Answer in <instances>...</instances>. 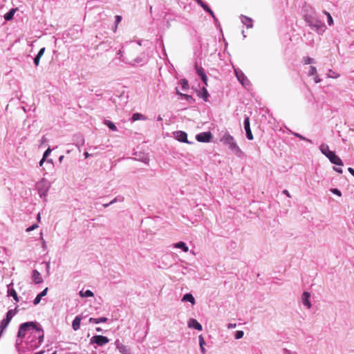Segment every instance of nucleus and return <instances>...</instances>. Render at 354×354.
I'll list each match as a JSON object with an SVG mask.
<instances>
[{
	"mask_svg": "<svg viewBox=\"0 0 354 354\" xmlns=\"http://www.w3.org/2000/svg\"><path fill=\"white\" fill-rule=\"evenodd\" d=\"M109 339L103 335H95L91 337V343L96 344L97 346H102L109 343Z\"/></svg>",
	"mask_w": 354,
	"mask_h": 354,
	"instance_id": "obj_3",
	"label": "nucleus"
},
{
	"mask_svg": "<svg viewBox=\"0 0 354 354\" xmlns=\"http://www.w3.org/2000/svg\"><path fill=\"white\" fill-rule=\"evenodd\" d=\"M203 91H204V97H207V96L208 95L207 91L205 88H204Z\"/></svg>",
	"mask_w": 354,
	"mask_h": 354,
	"instance_id": "obj_47",
	"label": "nucleus"
},
{
	"mask_svg": "<svg viewBox=\"0 0 354 354\" xmlns=\"http://www.w3.org/2000/svg\"><path fill=\"white\" fill-rule=\"evenodd\" d=\"M37 324L35 322H26L20 325L17 336L19 337L23 338L26 336L28 333H32L33 330H35Z\"/></svg>",
	"mask_w": 354,
	"mask_h": 354,
	"instance_id": "obj_1",
	"label": "nucleus"
},
{
	"mask_svg": "<svg viewBox=\"0 0 354 354\" xmlns=\"http://www.w3.org/2000/svg\"><path fill=\"white\" fill-rule=\"evenodd\" d=\"M16 310H17V309L8 310L6 314V317L5 319H6L10 322L11 319H12V317L15 316V315L16 313Z\"/></svg>",
	"mask_w": 354,
	"mask_h": 354,
	"instance_id": "obj_23",
	"label": "nucleus"
},
{
	"mask_svg": "<svg viewBox=\"0 0 354 354\" xmlns=\"http://www.w3.org/2000/svg\"><path fill=\"white\" fill-rule=\"evenodd\" d=\"M80 295L82 297H93V293L92 291H91L90 290H86L84 292H82V291H80Z\"/></svg>",
	"mask_w": 354,
	"mask_h": 354,
	"instance_id": "obj_24",
	"label": "nucleus"
},
{
	"mask_svg": "<svg viewBox=\"0 0 354 354\" xmlns=\"http://www.w3.org/2000/svg\"><path fill=\"white\" fill-rule=\"evenodd\" d=\"M174 247L176 248H180L182 249L185 252H188L189 250V248L188 247L185 245V243L183 241H180V242H178L176 243L175 245H174Z\"/></svg>",
	"mask_w": 354,
	"mask_h": 354,
	"instance_id": "obj_20",
	"label": "nucleus"
},
{
	"mask_svg": "<svg viewBox=\"0 0 354 354\" xmlns=\"http://www.w3.org/2000/svg\"><path fill=\"white\" fill-rule=\"evenodd\" d=\"M320 150L322 152V153L324 154L326 157H328V156H329V153L333 152L329 149V147L328 145H324V144L320 146Z\"/></svg>",
	"mask_w": 354,
	"mask_h": 354,
	"instance_id": "obj_18",
	"label": "nucleus"
},
{
	"mask_svg": "<svg viewBox=\"0 0 354 354\" xmlns=\"http://www.w3.org/2000/svg\"><path fill=\"white\" fill-rule=\"evenodd\" d=\"M37 227H38V225H37V224H34V225H32V226H30V227H28V228L26 229V232H30V231H32V230H34L37 229Z\"/></svg>",
	"mask_w": 354,
	"mask_h": 354,
	"instance_id": "obj_34",
	"label": "nucleus"
},
{
	"mask_svg": "<svg viewBox=\"0 0 354 354\" xmlns=\"http://www.w3.org/2000/svg\"><path fill=\"white\" fill-rule=\"evenodd\" d=\"M82 319V316L78 315L73 321L72 327L74 330H77L80 329Z\"/></svg>",
	"mask_w": 354,
	"mask_h": 354,
	"instance_id": "obj_10",
	"label": "nucleus"
},
{
	"mask_svg": "<svg viewBox=\"0 0 354 354\" xmlns=\"http://www.w3.org/2000/svg\"><path fill=\"white\" fill-rule=\"evenodd\" d=\"M47 292H48V288H46L41 292H40L39 295H37L33 301L34 305L38 304L40 302L41 299L43 297H44L45 295H46Z\"/></svg>",
	"mask_w": 354,
	"mask_h": 354,
	"instance_id": "obj_12",
	"label": "nucleus"
},
{
	"mask_svg": "<svg viewBox=\"0 0 354 354\" xmlns=\"http://www.w3.org/2000/svg\"><path fill=\"white\" fill-rule=\"evenodd\" d=\"M310 293L308 292H304L302 295V301L304 306H306L308 308L311 307L310 302L309 301Z\"/></svg>",
	"mask_w": 354,
	"mask_h": 354,
	"instance_id": "obj_9",
	"label": "nucleus"
},
{
	"mask_svg": "<svg viewBox=\"0 0 354 354\" xmlns=\"http://www.w3.org/2000/svg\"><path fill=\"white\" fill-rule=\"evenodd\" d=\"M11 285H12V283L8 286V295L12 297L15 301L18 302L19 301V299L17 296V292L15 291V289L10 288V286Z\"/></svg>",
	"mask_w": 354,
	"mask_h": 354,
	"instance_id": "obj_15",
	"label": "nucleus"
},
{
	"mask_svg": "<svg viewBox=\"0 0 354 354\" xmlns=\"http://www.w3.org/2000/svg\"><path fill=\"white\" fill-rule=\"evenodd\" d=\"M312 62H313V59H312V58H310V57H305V58H304V64H310Z\"/></svg>",
	"mask_w": 354,
	"mask_h": 354,
	"instance_id": "obj_36",
	"label": "nucleus"
},
{
	"mask_svg": "<svg viewBox=\"0 0 354 354\" xmlns=\"http://www.w3.org/2000/svg\"><path fill=\"white\" fill-rule=\"evenodd\" d=\"M317 73V69L315 66H310V71H309V75H314Z\"/></svg>",
	"mask_w": 354,
	"mask_h": 354,
	"instance_id": "obj_31",
	"label": "nucleus"
},
{
	"mask_svg": "<svg viewBox=\"0 0 354 354\" xmlns=\"http://www.w3.org/2000/svg\"><path fill=\"white\" fill-rule=\"evenodd\" d=\"M10 322L6 319H3L0 323V337L2 336L4 330L7 328Z\"/></svg>",
	"mask_w": 354,
	"mask_h": 354,
	"instance_id": "obj_14",
	"label": "nucleus"
},
{
	"mask_svg": "<svg viewBox=\"0 0 354 354\" xmlns=\"http://www.w3.org/2000/svg\"><path fill=\"white\" fill-rule=\"evenodd\" d=\"M63 158H64V156H61V157L59 158V161H61L62 160H63Z\"/></svg>",
	"mask_w": 354,
	"mask_h": 354,
	"instance_id": "obj_52",
	"label": "nucleus"
},
{
	"mask_svg": "<svg viewBox=\"0 0 354 354\" xmlns=\"http://www.w3.org/2000/svg\"><path fill=\"white\" fill-rule=\"evenodd\" d=\"M348 171H349L350 174H351L354 176V169L353 168L348 167Z\"/></svg>",
	"mask_w": 354,
	"mask_h": 354,
	"instance_id": "obj_41",
	"label": "nucleus"
},
{
	"mask_svg": "<svg viewBox=\"0 0 354 354\" xmlns=\"http://www.w3.org/2000/svg\"><path fill=\"white\" fill-rule=\"evenodd\" d=\"M315 83H319L320 82V79L318 77H315Z\"/></svg>",
	"mask_w": 354,
	"mask_h": 354,
	"instance_id": "obj_46",
	"label": "nucleus"
},
{
	"mask_svg": "<svg viewBox=\"0 0 354 354\" xmlns=\"http://www.w3.org/2000/svg\"><path fill=\"white\" fill-rule=\"evenodd\" d=\"M324 14L326 15L327 17L328 25L332 26L333 24V20L330 14L327 11H324Z\"/></svg>",
	"mask_w": 354,
	"mask_h": 354,
	"instance_id": "obj_29",
	"label": "nucleus"
},
{
	"mask_svg": "<svg viewBox=\"0 0 354 354\" xmlns=\"http://www.w3.org/2000/svg\"><path fill=\"white\" fill-rule=\"evenodd\" d=\"M96 330L98 332H100L102 330V329L100 327H98L96 328Z\"/></svg>",
	"mask_w": 354,
	"mask_h": 354,
	"instance_id": "obj_50",
	"label": "nucleus"
},
{
	"mask_svg": "<svg viewBox=\"0 0 354 354\" xmlns=\"http://www.w3.org/2000/svg\"><path fill=\"white\" fill-rule=\"evenodd\" d=\"M199 344L201 349V352L203 354L205 353V349L203 347V345L205 344V341L202 335L199 336Z\"/></svg>",
	"mask_w": 354,
	"mask_h": 354,
	"instance_id": "obj_26",
	"label": "nucleus"
},
{
	"mask_svg": "<svg viewBox=\"0 0 354 354\" xmlns=\"http://www.w3.org/2000/svg\"><path fill=\"white\" fill-rule=\"evenodd\" d=\"M244 128L246 132V136L248 140H253V135L250 129V123L249 117H246L244 121Z\"/></svg>",
	"mask_w": 354,
	"mask_h": 354,
	"instance_id": "obj_5",
	"label": "nucleus"
},
{
	"mask_svg": "<svg viewBox=\"0 0 354 354\" xmlns=\"http://www.w3.org/2000/svg\"><path fill=\"white\" fill-rule=\"evenodd\" d=\"M40 57L36 56L34 59V63L36 66H38L39 64Z\"/></svg>",
	"mask_w": 354,
	"mask_h": 354,
	"instance_id": "obj_39",
	"label": "nucleus"
},
{
	"mask_svg": "<svg viewBox=\"0 0 354 354\" xmlns=\"http://www.w3.org/2000/svg\"><path fill=\"white\" fill-rule=\"evenodd\" d=\"M196 138L198 142H208L212 138V133L209 131L201 133L198 134Z\"/></svg>",
	"mask_w": 354,
	"mask_h": 354,
	"instance_id": "obj_4",
	"label": "nucleus"
},
{
	"mask_svg": "<svg viewBox=\"0 0 354 354\" xmlns=\"http://www.w3.org/2000/svg\"><path fill=\"white\" fill-rule=\"evenodd\" d=\"M331 192H332L333 194H336V195H337V196H342L341 192H340L339 189H336V188H335V189H331Z\"/></svg>",
	"mask_w": 354,
	"mask_h": 354,
	"instance_id": "obj_35",
	"label": "nucleus"
},
{
	"mask_svg": "<svg viewBox=\"0 0 354 354\" xmlns=\"http://www.w3.org/2000/svg\"><path fill=\"white\" fill-rule=\"evenodd\" d=\"M182 301H189L192 304H195V299H194V297H193V295L192 294H189V293L183 296V299H182Z\"/></svg>",
	"mask_w": 354,
	"mask_h": 354,
	"instance_id": "obj_19",
	"label": "nucleus"
},
{
	"mask_svg": "<svg viewBox=\"0 0 354 354\" xmlns=\"http://www.w3.org/2000/svg\"><path fill=\"white\" fill-rule=\"evenodd\" d=\"M188 326L190 328H194L198 330H202V326L194 319H190L188 322Z\"/></svg>",
	"mask_w": 354,
	"mask_h": 354,
	"instance_id": "obj_8",
	"label": "nucleus"
},
{
	"mask_svg": "<svg viewBox=\"0 0 354 354\" xmlns=\"http://www.w3.org/2000/svg\"><path fill=\"white\" fill-rule=\"evenodd\" d=\"M17 10V8H12L8 12L5 14L4 19L6 21H10L13 18V16L16 11Z\"/></svg>",
	"mask_w": 354,
	"mask_h": 354,
	"instance_id": "obj_17",
	"label": "nucleus"
},
{
	"mask_svg": "<svg viewBox=\"0 0 354 354\" xmlns=\"http://www.w3.org/2000/svg\"><path fill=\"white\" fill-rule=\"evenodd\" d=\"M45 159H46V158H44L43 157V158H42V159L40 160V162H39V165H40V166H42L43 163H44V161H45Z\"/></svg>",
	"mask_w": 354,
	"mask_h": 354,
	"instance_id": "obj_43",
	"label": "nucleus"
},
{
	"mask_svg": "<svg viewBox=\"0 0 354 354\" xmlns=\"http://www.w3.org/2000/svg\"><path fill=\"white\" fill-rule=\"evenodd\" d=\"M53 354H57V352H56V351H55Z\"/></svg>",
	"mask_w": 354,
	"mask_h": 354,
	"instance_id": "obj_53",
	"label": "nucleus"
},
{
	"mask_svg": "<svg viewBox=\"0 0 354 354\" xmlns=\"http://www.w3.org/2000/svg\"><path fill=\"white\" fill-rule=\"evenodd\" d=\"M84 156H85L86 158H88L90 155L88 154V152H85L84 153Z\"/></svg>",
	"mask_w": 354,
	"mask_h": 354,
	"instance_id": "obj_49",
	"label": "nucleus"
},
{
	"mask_svg": "<svg viewBox=\"0 0 354 354\" xmlns=\"http://www.w3.org/2000/svg\"><path fill=\"white\" fill-rule=\"evenodd\" d=\"M243 336V332L242 330H238L236 332L235 338L239 339L242 338Z\"/></svg>",
	"mask_w": 354,
	"mask_h": 354,
	"instance_id": "obj_30",
	"label": "nucleus"
},
{
	"mask_svg": "<svg viewBox=\"0 0 354 354\" xmlns=\"http://www.w3.org/2000/svg\"><path fill=\"white\" fill-rule=\"evenodd\" d=\"M106 322H107V318L106 317H100V318H93V317H91L89 319V322L95 323V324H99L100 322L105 323Z\"/></svg>",
	"mask_w": 354,
	"mask_h": 354,
	"instance_id": "obj_21",
	"label": "nucleus"
},
{
	"mask_svg": "<svg viewBox=\"0 0 354 354\" xmlns=\"http://www.w3.org/2000/svg\"><path fill=\"white\" fill-rule=\"evenodd\" d=\"M174 136L176 140L182 142L189 143L187 140V134L182 131H178L174 133Z\"/></svg>",
	"mask_w": 354,
	"mask_h": 354,
	"instance_id": "obj_6",
	"label": "nucleus"
},
{
	"mask_svg": "<svg viewBox=\"0 0 354 354\" xmlns=\"http://www.w3.org/2000/svg\"><path fill=\"white\" fill-rule=\"evenodd\" d=\"M195 68L196 70L197 74L200 77L203 76V75H205L204 69L202 67H200V66H198V65L196 64L195 65Z\"/></svg>",
	"mask_w": 354,
	"mask_h": 354,
	"instance_id": "obj_28",
	"label": "nucleus"
},
{
	"mask_svg": "<svg viewBox=\"0 0 354 354\" xmlns=\"http://www.w3.org/2000/svg\"><path fill=\"white\" fill-rule=\"evenodd\" d=\"M104 124L112 131H117V127L116 126L111 122V121H109V120H106L104 122Z\"/></svg>",
	"mask_w": 354,
	"mask_h": 354,
	"instance_id": "obj_25",
	"label": "nucleus"
},
{
	"mask_svg": "<svg viewBox=\"0 0 354 354\" xmlns=\"http://www.w3.org/2000/svg\"><path fill=\"white\" fill-rule=\"evenodd\" d=\"M32 277L33 281L37 284L41 283L43 281L41 274L36 270L33 271Z\"/></svg>",
	"mask_w": 354,
	"mask_h": 354,
	"instance_id": "obj_11",
	"label": "nucleus"
},
{
	"mask_svg": "<svg viewBox=\"0 0 354 354\" xmlns=\"http://www.w3.org/2000/svg\"><path fill=\"white\" fill-rule=\"evenodd\" d=\"M196 2L207 12H209L213 17H214V15L213 11L210 9V8L205 4L202 0H196Z\"/></svg>",
	"mask_w": 354,
	"mask_h": 354,
	"instance_id": "obj_13",
	"label": "nucleus"
},
{
	"mask_svg": "<svg viewBox=\"0 0 354 354\" xmlns=\"http://www.w3.org/2000/svg\"><path fill=\"white\" fill-rule=\"evenodd\" d=\"M37 221H40V218H41L40 213H39V214H37Z\"/></svg>",
	"mask_w": 354,
	"mask_h": 354,
	"instance_id": "obj_48",
	"label": "nucleus"
},
{
	"mask_svg": "<svg viewBox=\"0 0 354 354\" xmlns=\"http://www.w3.org/2000/svg\"><path fill=\"white\" fill-rule=\"evenodd\" d=\"M44 351H39L38 353H36L35 354H43Z\"/></svg>",
	"mask_w": 354,
	"mask_h": 354,
	"instance_id": "obj_51",
	"label": "nucleus"
},
{
	"mask_svg": "<svg viewBox=\"0 0 354 354\" xmlns=\"http://www.w3.org/2000/svg\"><path fill=\"white\" fill-rule=\"evenodd\" d=\"M177 93L180 95L181 96H183L184 98H185L187 100H193V98L191 95H189L187 94H182V93H179L178 90H177Z\"/></svg>",
	"mask_w": 354,
	"mask_h": 354,
	"instance_id": "obj_32",
	"label": "nucleus"
},
{
	"mask_svg": "<svg viewBox=\"0 0 354 354\" xmlns=\"http://www.w3.org/2000/svg\"><path fill=\"white\" fill-rule=\"evenodd\" d=\"M283 193L285 194L287 196L290 197V194L287 190H284Z\"/></svg>",
	"mask_w": 354,
	"mask_h": 354,
	"instance_id": "obj_45",
	"label": "nucleus"
},
{
	"mask_svg": "<svg viewBox=\"0 0 354 354\" xmlns=\"http://www.w3.org/2000/svg\"><path fill=\"white\" fill-rule=\"evenodd\" d=\"M236 327V324H230L229 326H228V328H235Z\"/></svg>",
	"mask_w": 354,
	"mask_h": 354,
	"instance_id": "obj_44",
	"label": "nucleus"
},
{
	"mask_svg": "<svg viewBox=\"0 0 354 354\" xmlns=\"http://www.w3.org/2000/svg\"><path fill=\"white\" fill-rule=\"evenodd\" d=\"M51 152L50 148H48L47 150L44 152L43 157L46 158Z\"/></svg>",
	"mask_w": 354,
	"mask_h": 354,
	"instance_id": "obj_38",
	"label": "nucleus"
},
{
	"mask_svg": "<svg viewBox=\"0 0 354 354\" xmlns=\"http://www.w3.org/2000/svg\"><path fill=\"white\" fill-rule=\"evenodd\" d=\"M221 141L225 145H227L228 147L232 150V151H239V148L237 146L236 143L234 141V138L230 136V134H225L224 135L222 138L221 139Z\"/></svg>",
	"mask_w": 354,
	"mask_h": 354,
	"instance_id": "obj_2",
	"label": "nucleus"
},
{
	"mask_svg": "<svg viewBox=\"0 0 354 354\" xmlns=\"http://www.w3.org/2000/svg\"><path fill=\"white\" fill-rule=\"evenodd\" d=\"M334 169H335L337 172H338V173H339V174H342V173L343 172V171H342V169L341 168H336V167H335V168H334Z\"/></svg>",
	"mask_w": 354,
	"mask_h": 354,
	"instance_id": "obj_42",
	"label": "nucleus"
},
{
	"mask_svg": "<svg viewBox=\"0 0 354 354\" xmlns=\"http://www.w3.org/2000/svg\"><path fill=\"white\" fill-rule=\"evenodd\" d=\"M327 158L332 163L339 166H343L342 160L335 153V152L329 153V156H328Z\"/></svg>",
	"mask_w": 354,
	"mask_h": 354,
	"instance_id": "obj_7",
	"label": "nucleus"
},
{
	"mask_svg": "<svg viewBox=\"0 0 354 354\" xmlns=\"http://www.w3.org/2000/svg\"><path fill=\"white\" fill-rule=\"evenodd\" d=\"M121 20H122V17H121V16H120V15H117V16L115 17L116 26H115V28L114 31H115V30H116L117 26H118V24L121 21Z\"/></svg>",
	"mask_w": 354,
	"mask_h": 354,
	"instance_id": "obj_33",
	"label": "nucleus"
},
{
	"mask_svg": "<svg viewBox=\"0 0 354 354\" xmlns=\"http://www.w3.org/2000/svg\"><path fill=\"white\" fill-rule=\"evenodd\" d=\"M139 120H145V117L139 113H133L132 115V120L135 122Z\"/></svg>",
	"mask_w": 354,
	"mask_h": 354,
	"instance_id": "obj_22",
	"label": "nucleus"
},
{
	"mask_svg": "<svg viewBox=\"0 0 354 354\" xmlns=\"http://www.w3.org/2000/svg\"><path fill=\"white\" fill-rule=\"evenodd\" d=\"M44 51H45V48H41L39 51L38 52L37 56H39L40 57H42V55H44Z\"/></svg>",
	"mask_w": 354,
	"mask_h": 354,
	"instance_id": "obj_37",
	"label": "nucleus"
},
{
	"mask_svg": "<svg viewBox=\"0 0 354 354\" xmlns=\"http://www.w3.org/2000/svg\"><path fill=\"white\" fill-rule=\"evenodd\" d=\"M35 333H37L39 339V343L41 344L44 341V333L41 328L39 327L38 326L35 328Z\"/></svg>",
	"mask_w": 354,
	"mask_h": 354,
	"instance_id": "obj_16",
	"label": "nucleus"
},
{
	"mask_svg": "<svg viewBox=\"0 0 354 354\" xmlns=\"http://www.w3.org/2000/svg\"><path fill=\"white\" fill-rule=\"evenodd\" d=\"M180 84L182 86V89L183 91H186L189 88V84L186 80H185V79L181 80Z\"/></svg>",
	"mask_w": 354,
	"mask_h": 354,
	"instance_id": "obj_27",
	"label": "nucleus"
},
{
	"mask_svg": "<svg viewBox=\"0 0 354 354\" xmlns=\"http://www.w3.org/2000/svg\"><path fill=\"white\" fill-rule=\"evenodd\" d=\"M201 77V80H203V82L205 83V84L207 85V77L206 75H203Z\"/></svg>",
	"mask_w": 354,
	"mask_h": 354,
	"instance_id": "obj_40",
	"label": "nucleus"
}]
</instances>
